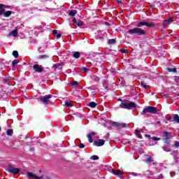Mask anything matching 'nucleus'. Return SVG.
Segmentation results:
<instances>
[{
	"label": "nucleus",
	"instance_id": "nucleus-1",
	"mask_svg": "<svg viewBox=\"0 0 179 179\" xmlns=\"http://www.w3.org/2000/svg\"><path fill=\"white\" fill-rule=\"evenodd\" d=\"M137 27L129 29L127 31L128 34H131V36H146L147 32L145 29H142L139 27H142V26H146L147 27H155V24L152 22H140L136 24Z\"/></svg>",
	"mask_w": 179,
	"mask_h": 179
},
{
	"label": "nucleus",
	"instance_id": "nucleus-2",
	"mask_svg": "<svg viewBox=\"0 0 179 179\" xmlns=\"http://www.w3.org/2000/svg\"><path fill=\"white\" fill-rule=\"evenodd\" d=\"M118 101H121L120 104V108H124L126 110H130V108H136V105L132 101L128 100H122L121 99H117Z\"/></svg>",
	"mask_w": 179,
	"mask_h": 179
},
{
	"label": "nucleus",
	"instance_id": "nucleus-3",
	"mask_svg": "<svg viewBox=\"0 0 179 179\" xmlns=\"http://www.w3.org/2000/svg\"><path fill=\"white\" fill-rule=\"evenodd\" d=\"M148 113H150V114H156V113H157V108L154 106H148L143 109L142 115H145V114H148Z\"/></svg>",
	"mask_w": 179,
	"mask_h": 179
},
{
	"label": "nucleus",
	"instance_id": "nucleus-4",
	"mask_svg": "<svg viewBox=\"0 0 179 179\" xmlns=\"http://www.w3.org/2000/svg\"><path fill=\"white\" fill-rule=\"evenodd\" d=\"M169 139H171V133L169 131H164L162 134V140L164 141V143H170L169 141Z\"/></svg>",
	"mask_w": 179,
	"mask_h": 179
},
{
	"label": "nucleus",
	"instance_id": "nucleus-5",
	"mask_svg": "<svg viewBox=\"0 0 179 179\" xmlns=\"http://www.w3.org/2000/svg\"><path fill=\"white\" fill-rule=\"evenodd\" d=\"M8 171L10 173V174H17V173L20 171V169L18 168H15L12 165H9L8 167Z\"/></svg>",
	"mask_w": 179,
	"mask_h": 179
},
{
	"label": "nucleus",
	"instance_id": "nucleus-6",
	"mask_svg": "<svg viewBox=\"0 0 179 179\" xmlns=\"http://www.w3.org/2000/svg\"><path fill=\"white\" fill-rule=\"evenodd\" d=\"M52 98V95H45L44 96L41 97L40 100L42 101L43 104H48L50 103V99Z\"/></svg>",
	"mask_w": 179,
	"mask_h": 179
},
{
	"label": "nucleus",
	"instance_id": "nucleus-7",
	"mask_svg": "<svg viewBox=\"0 0 179 179\" xmlns=\"http://www.w3.org/2000/svg\"><path fill=\"white\" fill-rule=\"evenodd\" d=\"M32 68L34 71H36L37 72V73H41V72L44 71V69L43 68V66L38 64H34Z\"/></svg>",
	"mask_w": 179,
	"mask_h": 179
},
{
	"label": "nucleus",
	"instance_id": "nucleus-8",
	"mask_svg": "<svg viewBox=\"0 0 179 179\" xmlns=\"http://www.w3.org/2000/svg\"><path fill=\"white\" fill-rule=\"evenodd\" d=\"M112 125L115 127V128H125V127H127V124L118 122H113Z\"/></svg>",
	"mask_w": 179,
	"mask_h": 179
},
{
	"label": "nucleus",
	"instance_id": "nucleus-9",
	"mask_svg": "<svg viewBox=\"0 0 179 179\" xmlns=\"http://www.w3.org/2000/svg\"><path fill=\"white\" fill-rule=\"evenodd\" d=\"M105 141L103 139H99L96 140L94 142V144L95 145V146H103V145H104L105 143Z\"/></svg>",
	"mask_w": 179,
	"mask_h": 179
},
{
	"label": "nucleus",
	"instance_id": "nucleus-10",
	"mask_svg": "<svg viewBox=\"0 0 179 179\" xmlns=\"http://www.w3.org/2000/svg\"><path fill=\"white\" fill-rule=\"evenodd\" d=\"M27 176H28V177H30V178H34V179H43V176L38 177L36 175H34L33 173L31 172H27Z\"/></svg>",
	"mask_w": 179,
	"mask_h": 179
},
{
	"label": "nucleus",
	"instance_id": "nucleus-11",
	"mask_svg": "<svg viewBox=\"0 0 179 179\" xmlns=\"http://www.w3.org/2000/svg\"><path fill=\"white\" fill-rule=\"evenodd\" d=\"M96 135V133L94 131H92V133L87 134V138L90 143H92L93 142V138L92 137Z\"/></svg>",
	"mask_w": 179,
	"mask_h": 179
},
{
	"label": "nucleus",
	"instance_id": "nucleus-12",
	"mask_svg": "<svg viewBox=\"0 0 179 179\" xmlns=\"http://www.w3.org/2000/svg\"><path fill=\"white\" fill-rule=\"evenodd\" d=\"M5 8H8V6L0 3V15H3L5 12Z\"/></svg>",
	"mask_w": 179,
	"mask_h": 179
},
{
	"label": "nucleus",
	"instance_id": "nucleus-13",
	"mask_svg": "<svg viewBox=\"0 0 179 179\" xmlns=\"http://www.w3.org/2000/svg\"><path fill=\"white\" fill-rule=\"evenodd\" d=\"M173 121L179 124V116L178 115H173Z\"/></svg>",
	"mask_w": 179,
	"mask_h": 179
},
{
	"label": "nucleus",
	"instance_id": "nucleus-14",
	"mask_svg": "<svg viewBox=\"0 0 179 179\" xmlns=\"http://www.w3.org/2000/svg\"><path fill=\"white\" fill-rule=\"evenodd\" d=\"M112 171L115 176H122V172L120 170H113Z\"/></svg>",
	"mask_w": 179,
	"mask_h": 179
},
{
	"label": "nucleus",
	"instance_id": "nucleus-15",
	"mask_svg": "<svg viewBox=\"0 0 179 179\" xmlns=\"http://www.w3.org/2000/svg\"><path fill=\"white\" fill-rule=\"evenodd\" d=\"M4 17H9V16H10L12 15V11L10 10H8V11H4V13H3Z\"/></svg>",
	"mask_w": 179,
	"mask_h": 179
},
{
	"label": "nucleus",
	"instance_id": "nucleus-16",
	"mask_svg": "<svg viewBox=\"0 0 179 179\" xmlns=\"http://www.w3.org/2000/svg\"><path fill=\"white\" fill-rule=\"evenodd\" d=\"M89 107H91V108H96V107L97 106V103H96L95 102H90L88 104Z\"/></svg>",
	"mask_w": 179,
	"mask_h": 179
},
{
	"label": "nucleus",
	"instance_id": "nucleus-17",
	"mask_svg": "<svg viewBox=\"0 0 179 179\" xmlns=\"http://www.w3.org/2000/svg\"><path fill=\"white\" fill-rule=\"evenodd\" d=\"M153 162V159L151 156H148V158L145 160V163H152Z\"/></svg>",
	"mask_w": 179,
	"mask_h": 179
},
{
	"label": "nucleus",
	"instance_id": "nucleus-18",
	"mask_svg": "<svg viewBox=\"0 0 179 179\" xmlns=\"http://www.w3.org/2000/svg\"><path fill=\"white\" fill-rule=\"evenodd\" d=\"M73 58H80V52H76L73 55Z\"/></svg>",
	"mask_w": 179,
	"mask_h": 179
},
{
	"label": "nucleus",
	"instance_id": "nucleus-19",
	"mask_svg": "<svg viewBox=\"0 0 179 179\" xmlns=\"http://www.w3.org/2000/svg\"><path fill=\"white\" fill-rule=\"evenodd\" d=\"M48 58V55H41L38 56L39 59H47Z\"/></svg>",
	"mask_w": 179,
	"mask_h": 179
},
{
	"label": "nucleus",
	"instance_id": "nucleus-20",
	"mask_svg": "<svg viewBox=\"0 0 179 179\" xmlns=\"http://www.w3.org/2000/svg\"><path fill=\"white\" fill-rule=\"evenodd\" d=\"M78 13V11L76 10H72L70 11L69 15L70 16H75Z\"/></svg>",
	"mask_w": 179,
	"mask_h": 179
},
{
	"label": "nucleus",
	"instance_id": "nucleus-21",
	"mask_svg": "<svg viewBox=\"0 0 179 179\" xmlns=\"http://www.w3.org/2000/svg\"><path fill=\"white\" fill-rule=\"evenodd\" d=\"M71 86H74L76 87L77 86H79V83L78 81H72L71 83Z\"/></svg>",
	"mask_w": 179,
	"mask_h": 179
},
{
	"label": "nucleus",
	"instance_id": "nucleus-22",
	"mask_svg": "<svg viewBox=\"0 0 179 179\" xmlns=\"http://www.w3.org/2000/svg\"><path fill=\"white\" fill-rule=\"evenodd\" d=\"M136 135L140 139H142V134H141V132L138 130H136Z\"/></svg>",
	"mask_w": 179,
	"mask_h": 179
},
{
	"label": "nucleus",
	"instance_id": "nucleus-23",
	"mask_svg": "<svg viewBox=\"0 0 179 179\" xmlns=\"http://www.w3.org/2000/svg\"><path fill=\"white\" fill-rule=\"evenodd\" d=\"M11 34L13 36V37H17V29H15L11 31Z\"/></svg>",
	"mask_w": 179,
	"mask_h": 179
},
{
	"label": "nucleus",
	"instance_id": "nucleus-24",
	"mask_svg": "<svg viewBox=\"0 0 179 179\" xmlns=\"http://www.w3.org/2000/svg\"><path fill=\"white\" fill-rule=\"evenodd\" d=\"M64 106L71 108L72 107V103L71 101H66Z\"/></svg>",
	"mask_w": 179,
	"mask_h": 179
},
{
	"label": "nucleus",
	"instance_id": "nucleus-25",
	"mask_svg": "<svg viewBox=\"0 0 179 179\" xmlns=\"http://www.w3.org/2000/svg\"><path fill=\"white\" fill-rule=\"evenodd\" d=\"M170 23H173V20L171 18H169L164 21V24H170Z\"/></svg>",
	"mask_w": 179,
	"mask_h": 179
},
{
	"label": "nucleus",
	"instance_id": "nucleus-26",
	"mask_svg": "<svg viewBox=\"0 0 179 179\" xmlns=\"http://www.w3.org/2000/svg\"><path fill=\"white\" fill-rule=\"evenodd\" d=\"M13 55L15 58H17V57H19V52L16 50H14L13 52Z\"/></svg>",
	"mask_w": 179,
	"mask_h": 179
},
{
	"label": "nucleus",
	"instance_id": "nucleus-27",
	"mask_svg": "<svg viewBox=\"0 0 179 179\" xmlns=\"http://www.w3.org/2000/svg\"><path fill=\"white\" fill-rule=\"evenodd\" d=\"M13 134V130H12V129H8V131H7V135L8 136H11V135Z\"/></svg>",
	"mask_w": 179,
	"mask_h": 179
},
{
	"label": "nucleus",
	"instance_id": "nucleus-28",
	"mask_svg": "<svg viewBox=\"0 0 179 179\" xmlns=\"http://www.w3.org/2000/svg\"><path fill=\"white\" fill-rule=\"evenodd\" d=\"M76 24H77V26H78L79 27H80L83 26V22H82V21H78Z\"/></svg>",
	"mask_w": 179,
	"mask_h": 179
},
{
	"label": "nucleus",
	"instance_id": "nucleus-29",
	"mask_svg": "<svg viewBox=\"0 0 179 179\" xmlns=\"http://www.w3.org/2000/svg\"><path fill=\"white\" fill-rule=\"evenodd\" d=\"M167 71H168V72H177V69H171V68H168Z\"/></svg>",
	"mask_w": 179,
	"mask_h": 179
},
{
	"label": "nucleus",
	"instance_id": "nucleus-30",
	"mask_svg": "<svg viewBox=\"0 0 179 179\" xmlns=\"http://www.w3.org/2000/svg\"><path fill=\"white\" fill-rule=\"evenodd\" d=\"M108 44H115V39H110L108 41Z\"/></svg>",
	"mask_w": 179,
	"mask_h": 179
},
{
	"label": "nucleus",
	"instance_id": "nucleus-31",
	"mask_svg": "<svg viewBox=\"0 0 179 179\" xmlns=\"http://www.w3.org/2000/svg\"><path fill=\"white\" fill-rule=\"evenodd\" d=\"M63 63H60V64H56L53 65V68H55V69H57V68H58V66H60V65H62Z\"/></svg>",
	"mask_w": 179,
	"mask_h": 179
},
{
	"label": "nucleus",
	"instance_id": "nucleus-32",
	"mask_svg": "<svg viewBox=\"0 0 179 179\" xmlns=\"http://www.w3.org/2000/svg\"><path fill=\"white\" fill-rule=\"evenodd\" d=\"M91 159H92V160H99V156L96 155H93Z\"/></svg>",
	"mask_w": 179,
	"mask_h": 179
},
{
	"label": "nucleus",
	"instance_id": "nucleus-33",
	"mask_svg": "<svg viewBox=\"0 0 179 179\" xmlns=\"http://www.w3.org/2000/svg\"><path fill=\"white\" fill-rule=\"evenodd\" d=\"M151 139L152 141H160L162 138H157V137H152Z\"/></svg>",
	"mask_w": 179,
	"mask_h": 179
},
{
	"label": "nucleus",
	"instance_id": "nucleus-34",
	"mask_svg": "<svg viewBox=\"0 0 179 179\" xmlns=\"http://www.w3.org/2000/svg\"><path fill=\"white\" fill-rule=\"evenodd\" d=\"M17 64H19V62H17V60H13L12 62L13 66H15V65H17Z\"/></svg>",
	"mask_w": 179,
	"mask_h": 179
},
{
	"label": "nucleus",
	"instance_id": "nucleus-35",
	"mask_svg": "<svg viewBox=\"0 0 179 179\" xmlns=\"http://www.w3.org/2000/svg\"><path fill=\"white\" fill-rule=\"evenodd\" d=\"M162 149H163V150H164V152H170V149H169L166 147H163Z\"/></svg>",
	"mask_w": 179,
	"mask_h": 179
},
{
	"label": "nucleus",
	"instance_id": "nucleus-36",
	"mask_svg": "<svg viewBox=\"0 0 179 179\" xmlns=\"http://www.w3.org/2000/svg\"><path fill=\"white\" fill-rule=\"evenodd\" d=\"M141 86H143V87L144 89H148V85H145V84H143V83H141Z\"/></svg>",
	"mask_w": 179,
	"mask_h": 179
},
{
	"label": "nucleus",
	"instance_id": "nucleus-37",
	"mask_svg": "<svg viewBox=\"0 0 179 179\" xmlns=\"http://www.w3.org/2000/svg\"><path fill=\"white\" fill-rule=\"evenodd\" d=\"M82 71H83V72H85V73L89 72V70H88V69H87V68H83V69H82Z\"/></svg>",
	"mask_w": 179,
	"mask_h": 179
},
{
	"label": "nucleus",
	"instance_id": "nucleus-38",
	"mask_svg": "<svg viewBox=\"0 0 179 179\" xmlns=\"http://www.w3.org/2000/svg\"><path fill=\"white\" fill-rule=\"evenodd\" d=\"M79 148H80V149H83V148H85V144L80 143V144L79 145Z\"/></svg>",
	"mask_w": 179,
	"mask_h": 179
},
{
	"label": "nucleus",
	"instance_id": "nucleus-39",
	"mask_svg": "<svg viewBox=\"0 0 179 179\" xmlns=\"http://www.w3.org/2000/svg\"><path fill=\"white\" fill-rule=\"evenodd\" d=\"M121 52H122V54H125V52H127L128 50H125V49H122L120 50Z\"/></svg>",
	"mask_w": 179,
	"mask_h": 179
},
{
	"label": "nucleus",
	"instance_id": "nucleus-40",
	"mask_svg": "<svg viewBox=\"0 0 179 179\" xmlns=\"http://www.w3.org/2000/svg\"><path fill=\"white\" fill-rule=\"evenodd\" d=\"M57 33H58V31H57L55 29L52 31V34H54V36H55L57 34Z\"/></svg>",
	"mask_w": 179,
	"mask_h": 179
},
{
	"label": "nucleus",
	"instance_id": "nucleus-41",
	"mask_svg": "<svg viewBox=\"0 0 179 179\" xmlns=\"http://www.w3.org/2000/svg\"><path fill=\"white\" fill-rule=\"evenodd\" d=\"M61 34H57V35H56V37H57V38H61Z\"/></svg>",
	"mask_w": 179,
	"mask_h": 179
},
{
	"label": "nucleus",
	"instance_id": "nucleus-42",
	"mask_svg": "<svg viewBox=\"0 0 179 179\" xmlns=\"http://www.w3.org/2000/svg\"><path fill=\"white\" fill-rule=\"evenodd\" d=\"M175 146H176L177 148L179 147V142H176L175 143Z\"/></svg>",
	"mask_w": 179,
	"mask_h": 179
},
{
	"label": "nucleus",
	"instance_id": "nucleus-43",
	"mask_svg": "<svg viewBox=\"0 0 179 179\" xmlns=\"http://www.w3.org/2000/svg\"><path fill=\"white\" fill-rule=\"evenodd\" d=\"M73 23H76V24L77 23V22H76V18H73Z\"/></svg>",
	"mask_w": 179,
	"mask_h": 179
},
{
	"label": "nucleus",
	"instance_id": "nucleus-44",
	"mask_svg": "<svg viewBox=\"0 0 179 179\" xmlns=\"http://www.w3.org/2000/svg\"><path fill=\"white\" fill-rule=\"evenodd\" d=\"M8 80H9V78H8V79L6 80V83H7V85H9V83L8 82Z\"/></svg>",
	"mask_w": 179,
	"mask_h": 179
},
{
	"label": "nucleus",
	"instance_id": "nucleus-45",
	"mask_svg": "<svg viewBox=\"0 0 179 179\" xmlns=\"http://www.w3.org/2000/svg\"><path fill=\"white\" fill-rule=\"evenodd\" d=\"M34 149L33 148H31V150H33Z\"/></svg>",
	"mask_w": 179,
	"mask_h": 179
},
{
	"label": "nucleus",
	"instance_id": "nucleus-46",
	"mask_svg": "<svg viewBox=\"0 0 179 179\" xmlns=\"http://www.w3.org/2000/svg\"><path fill=\"white\" fill-rule=\"evenodd\" d=\"M46 179H49L48 178H46Z\"/></svg>",
	"mask_w": 179,
	"mask_h": 179
},
{
	"label": "nucleus",
	"instance_id": "nucleus-47",
	"mask_svg": "<svg viewBox=\"0 0 179 179\" xmlns=\"http://www.w3.org/2000/svg\"><path fill=\"white\" fill-rule=\"evenodd\" d=\"M0 131H1V127H0Z\"/></svg>",
	"mask_w": 179,
	"mask_h": 179
}]
</instances>
